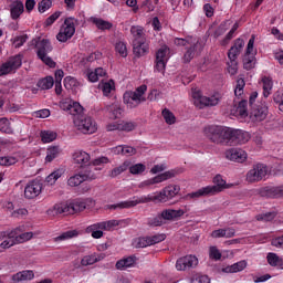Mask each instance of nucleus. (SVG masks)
<instances>
[{
    "mask_svg": "<svg viewBox=\"0 0 283 283\" xmlns=\"http://www.w3.org/2000/svg\"><path fill=\"white\" fill-rule=\"evenodd\" d=\"M177 193H180V186L169 185V186H166L159 192H154V193L142 196V197L135 196L133 197L132 200L108 205L107 209H111V210L132 209V207H136L137 205H147V202H169V200L176 198Z\"/></svg>",
    "mask_w": 283,
    "mask_h": 283,
    "instance_id": "f257e3e1",
    "label": "nucleus"
},
{
    "mask_svg": "<svg viewBox=\"0 0 283 283\" xmlns=\"http://www.w3.org/2000/svg\"><path fill=\"white\" fill-rule=\"evenodd\" d=\"M87 202H90V199H76L70 203H55L53 206V213L54 216H74V213H81V211H85V209H87Z\"/></svg>",
    "mask_w": 283,
    "mask_h": 283,
    "instance_id": "f03ea898",
    "label": "nucleus"
},
{
    "mask_svg": "<svg viewBox=\"0 0 283 283\" xmlns=\"http://www.w3.org/2000/svg\"><path fill=\"white\" fill-rule=\"evenodd\" d=\"M119 226H120L119 220L112 219L108 221L93 223L85 229V232L91 233L94 240H101V238H103V231H114L115 227H119Z\"/></svg>",
    "mask_w": 283,
    "mask_h": 283,
    "instance_id": "7ed1b4c3",
    "label": "nucleus"
},
{
    "mask_svg": "<svg viewBox=\"0 0 283 283\" xmlns=\"http://www.w3.org/2000/svg\"><path fill=\"white\" fill-rule=\"evenodd\" d=\"M35 50L36 56L40 59V61H42V63H45L49 67H56V62H54L52 57L48 56L50 52L54 50L50 40L42 39L35 41Z\"/></svg>",
    "mask_w": 283,
    "mask_h": 283,
    "instance_id": "20e7f679",
    "label": "nucleus"
},
{
    "mask_svg": "<svg viewBox=\"0 0 283 283\" xmlns=\"http://www.w3.org/2000/svg\"><path fill=\"white\" fill-rule=\"evenodd\" d=\"M203 134L211 143L221 145L222 143H228L229 127L210 125L205 127Z\"/></svg>",
    "mask_w": 283,
    "mask_h": 283,
    "instance_id": "39448f33",
    "label": "nucleus"
},
{
    "mask_svg": "<svg viewBox=\"0 0 283 283\" xmlns=\"http://www.w3.org/2000/svg\"><path fill=\"white\" fill-rule=\"evenodd\" d=\"M213 186H207L202 187L201 189L188 193V198H202L205 196H216V193H220L222 189H224V185H227V181L222 179L220 175H217L213 178Z\"/></svg>",
    "mask_w": 283,
    "mask_h": 283,
    "instance_id": "423d86ee",
    "label": "nucleus"
},
{
    "mask_svg": "<svg viewBox=\"0 0 283 283\" xmlns=\"http://www.w3.org/2000/svg\"><path fill=\"white\" fill-rule=\"evenodd\" d=\"M145 92H147V85L145 84L140 85L135 91L125 92L123 97L125 105H127V107L130 109L138 107V105L147 101L145 98Z\"/></svg>",
    "mask_w": 283,
    "mask_h": 283,
    "instance_id": "0eeeda50",
    "label": "nucleus"
},
{
    "mask_svg": "<svg viewBox=\"0 0 283 283\" xmlns=\"http://www.w3.org/2000/svg\"><path fill=\"white\" fill-rule=\"evenodd\" d=\"M192 98L195 106L199 109H205V107H216L220 103V93H214L213 95L207 97L198 90H192Z\"/></svg>",
    "mask_w": 283,
    "mask_h": 283,
    "instance_id": "6e6552de",
    "label": "nucleus"
},
{
    "mask_svg": "<svg viewBox=\"0 0 283 283\" xmlns=\"http://www.w3.org/2000/svg\"><path fill=\"white\" fill-rule=\"evenodd\" d=\"M76 23H78V20L72 17L64 20V24L56 34V39L60 43H67V41L76 34Z\"/></svg>",
    "mask_w": 283,
    "mask_h": 283,
    "instance_id": "1a4fd4ad",
    "label": "nucleus"
},
{
    "mask_svg": "<svg viewBox=\"0 0 283 283\" xmlns=\"http://www.w3.org/2000/svg\"><path fill=\"white\" fill-rule=\"evenodd\" d=\"M247 85V82H244V78L240 77L237 80V84L234 87V96L237 98H241V101L238 103L237 106V114L239 116H249L248 112V105L249 102L247 99H244L242 96L244 94V87Z\"/></svg>",
    "mask_w": 283,
    "mask_h": 283,
    "instance_id": "9d476101",
    "label": "nucleus"
},
{
    "mask_svg": "<svg viewBox=\"0 0 283 283\" xmlns=\"http://www.w3.org/2000/svg\"><path fill=\"white\" fill-rule=\"evenodd\" d=\"M34 234L32 232H23V227H18L11 231H1L0 240H6V238L13 239L15 244H23V242H28V240H32Z\"/></svg>",
    "mask_w": 283,
    "mask_h": 283,
    "instance_id": "9b49d317",
    "label": "nucleus"
},
{
    "mask_svg": "<svg viewBox=\"0 0 283 283\" xmlns=\"http://www.w3.org/2000/svg\"><path fill=\"white\" fill-rule=\"evenodd\" d=\"M74 125L78 132H82V134H95L96 129H98L96 120L86 115H82L80 118H74Z\"/></svg>",
    "mask_w": 283,
    "mask_h": 283,
    "instance_id": "f8f14e48",
    "label": "nucleus"
},
{
    "mask_svg": "<svg viewBox=\"0 0 283 283\" xmlns=\"http://www.w3.org/2000/svg\"><path fill=\"white\" fill-rule=\"evenodd\" d=\"M21 65H23V55L18 54V55L11 56L7 62L1 64L0 76H6L7 74L17 72V70H19Z\"/></svg>",
    "mask_w": 283,
    "mask_h": 283,
    "instance_id": "ddd939ff",
    "label": "nucleus"
},
{
    "mask_svg": "<svg viewBox=\"0 0 283 283\" xmlns=\"http://www.w3.org/2000/svg\"><path fill=\"white\" fill-rule=\"evenodd\" d=\"M228 143L232 145H245L251 140V134L249 132H244L242 129L228 128Z\"/></svg>",
    "mask_w": 283,
    "mask_h": 283,
    "instance_id": "4468645a",
    "label": "nucleus"
},
{
    "mask_svg": "<svg viewBox=\"0 0 283 283\" xmlns=\"http://www.w3.org/2000/svg\"><path fill=\"white\" fill-rule=\"evenodd\" d=\"M180 172H181L180 169L167 170L163 174L157 175L156 177L144 180L140 184V187H151V185H160V182H165V180H170V178H176Z\"/></svg>",
    "mask_w": 283,
    "mask_h": 283,
    "instance_id": "2eb2a0df",
    "label": "nucleus"
},
{
    "mask_svg": "<svg viewBox=\"0 0 283 283\" xmlns=\"http://www.w3.org/2000/svg\"><path fill=\"white\" fill-rule=\"evenodd\" d=\"M266 174H269V168L264 164H256L247 174L248 182H260Z\"/></svg>",
    "mask_w": 283,
    "mask_h": 283,
    "instance_id": "dca6fc26",
    "label": "nucleus"
},
{
    "mask_svg": "<svg viewBox=\"0 0 283 283\" xmlns=\"http://www.w3.org/2000/svg\"><path fill=\"white\" fill-rule=\"evenodd\" d=\"M169 61V46L163 45L156 52V60H155V70L157 72H165L167 67V62Z\"/></svg>",
    "mask_w": 283,
    "mask_h": 283,
    "instance_id": "f3484780",
    "label": "nucleus"
},
{
    "mask_svg": "<svg viewBox=\"0 0 283 283\" xmlns=\"http://www.w3.org/2000/svg\"><path fill=\"white\" fill-rule=\"evenodd\" d=\"M41 191H43V182L39 179L31 180L24 188V198L33 200V198L41 196Z\"/></svg>",
    "mask_w": 283,
    "mask_h": 283,
    "instance_id": "a211bd4d",
    "label": "nucleus"
},
{
    "mask_svg": "<svg viewBox=\"0 0 283 283\" xmlns=\"http://www.w3.org/2000/svg\"><path fill=\"white\" fill-rule=\"evenodd\" d=\"M203 48H205V45L200 41H197L192 44L187 45L186 52L184 54V61L186 63H191V61H193L195 56H198V54H200V52H202Z\"/></svg>",
    "mask_w": 283,
    "mask_h": 283,
    "instance_id": "6ab92c4d",
    "label": "nucleus"
},
{
    "mask_svg": "<svg viewBox=\"0 0 283 283\" xmlns=\"http://www.w3.org/2000/svg\"><path fill=\"white\" fill-rule=\"evenodd\" d=\"M193 266H198V258L196 255H186L179 258L176 262L177 271H187V269H193Z\"/></svg>",
    "mask_w": 283,
    "mask_h": 283,
    "instance_id": "aec40b11",
    "label": "nucleus"
},
{
    "mask_svg": "<svg viewBox=\"0 0 283 283\" xmlns=\"http://www.w3.org/2000/svg\"><path fill=\"white\" fill-rule=\"evenodd\" d=\"M61 109L69 112V114L75 118H81L83 116V106H81L78 102H63L61 104Z\"/></svg>",
    "mask_w": 283,
    "mask_h": 283,
    "instance_id": "412c9836",
    "label": "nucleus"
},
{
    "mask_svg": "<svg viewBox=\"0 0 283 283\" xmlns=\"http://www.w3.org/2000/svg\"><path fill=\"white\" fill-rule=\"evenodd\" d=\"M226 158L233 163H244V160H247V151L240 148H231L226 151Z\"/></svg>",
    "mask_w": 283,
    "mask_h": 283,
    "instance_id": "4be33fe9",
    "label": "nucleus"
},
{
    "mask_svg": "<svg viewBox=\"0 0 283 283\" xmlns=\"http://www.w3.org/2000/svg\"><path fill=\"white\" fill-rule=\"evenodd\" d=\"M130 34L133 36V43H147L145 28H143L142 25L130 27Z\"/></svg>",
    "mask_w": 283,
    "mask_h": 283,
    "instance_id": "5701e85b",
    "label": "nucleus"
},
{
    "mask_svg": "<svg viewBox=\"0 0 283 283\" xmlns=\"http://www.w3.org/2000/svg\"><path fill=\"white\" fill-rule=\"evenodd\" d=\"M251 109V116H253L259 123H261V120H264L266 116H269V107L264 104H258Z\"/></svg>",
    "mask_w": 283,
    "mask_h": 283,
    "instance_id": "b1692460",
    "label": "nucleus"
},
{
    "mask_svg": "<svg viewBox=\"0 0 283 283\" xmlns=\"http://www.w3.org/2000/svg\"><path fill=\"white\" fill-rule=\"evenodd\" d=\"M244 48V40L238 38L234 41V44L228 51V59L238 61V56H240V52H242Z\"/></svg>",
    "mask_w": 283,
    "mask_h": 283,
    "instance_id": "393cba45",
    "label": "nucleus"
},
{
    "mask_svg": "<svg viewBox=\"0 0 283 283\" xmlns=\"http://www.w3.org/2000/svg\"><path fill=\"white\" fill-rule=\"evenodd\" d=\"M34 280V271L23 270L11 276V283L28 282Z\"/></svg>",
    "mask_w": 283,
    "mask_h": 283,
    "instance_id": "a878e982",
    "label": "nucleus"
},
{
    "mask_svg": "<svg viewBox=\"0 0 283 283\" xmlns=\"http://www.w3.org/2000/svg\"><path fill=\"white\" fill-rule=\"evenodd\" d=\"M133 53L137 59L145 56V54H149V44H147V42H134Z\"/></svg>",
    "mask_w": 283,
    "mask_h": 283,
    "instance_id": "bb28decb",
    "label": "nucleus"
},
{
    "mask_svg": "<svg viewBox=\"0 0 283 283\" xmlns=\"http://www.w3.org/2000/svg\"><path fill=\"white\" fill-rule=\"evenodd\" d=\"M90 154L84 150H76L73 154V160L76 165H81V167H85V165L90 164L91 160Z\"/></svg>",
    "mask_w": 283,
    "mask_h": 283,
    "instance_id": "cd10ccee",
    "label": "nucleus"
},
{
    "mask_svg": "<svg viewBox=\"0 0 283 283\" xmlns=\"http://www.w3.org/2000/svg\"><path fill=\"white\" fill-rule=\"evenodd\" d=\"M136 255L127 256L124 259H120L116 262L115 266L117 271H125V269H132L134 264H136Z\"/></svg>",
    "mask_w": 283,
    "mask_h": 283,
    "instance_id": "c85d7f7f",
    "label": "nucleus"
},
{
    "mask_svg": "<svg viewBox=\"0 0 283 283\" xmlns=\"http://www.w3.org/2000/svg\"><path fill=\"white\" fill-rule=\"evenodd\" d=\"M101 169V167L92 166L88 164L82 171V176H84V180H96Z\"/></svg>",
    "mask_w": 283,
    "mask_h": 283,
    "instance_id": "c756f323",
    "label": "nucleus"
},
{
    "mask_svg": "<svg viewBox=\"0 0 283 283\" xmlns=\"http://www.w3.org/2000/svg\"><path fill=\"white\" fill-rule=\"evenodd\" d=\"M182 216H185V210L182 209H166L161 211V218H164V220H178V218H182Z\"/></svg>",
    "mask_w": 283,
    "mask_h": 283,
    "instance_id": "7c9ffc66",
    "label": "nucleus"
},
{
    "mask_svg": "<svg viewBox=\"0 0 283 283\" xmlns=\"http://www.w3.org/2000/svg\"><path fill=\"white\" fill-rule=\"evenodd\" d=\"M261 193L262 196H266V198H282L283 186L266 187Z\"/></svg>",
    "mask_w": 283,
    "mask_h": 283,
    "instance_id": "2f4dec72",
    "label": "nucleus"
},
{
    "mask_svg": "<svg viewBox=\"0 0 283 283\" xmlns=\"http://www.w3.org/2000/svg\"><path fill=\"white\" fill-rule=\"evenodd\" d=\"M129 165H132V161L125 160L122 165L116 166L115 168L108 171L109 178H118L120 174H125V171L129 169Z\"/></svg>",
    "mask_w": 283,
    "mask_h": 283,
    "instance_id": "473e14b6",
    "label": "nucleus"
},
{
    "mask_svg": "<svg viewBox=\"0 0 283 283\" xmlns=\"http://www.w3.org/2000/svg\"><path fill=\"white\" fill-rule=\"evenodd\" d=\"M23 2L21 1H14L13 3H11L10 6V13H11V19L17 20L21 17V14H23Z\"/></svg>",
    "mask_w": 283,
    "mask_h": 283,
    "instance_id": "72a5a7b5",
    "label": "nucleus"
},
{
    "mask_svg": "<svg viewBox=\"0 0 283 283\" xmlns=\"http://www.w3.org/2000/svg\"><path fill=\"white\" fill-rule=\"evenodd\" d=\"M92 23L96 25L97 30H112L113 24L109 21H105L101 18H91Z\"/></svg>",
    "mask_w": 283,
    "mask_h": 283,
    "instance_id": "f704fd0d",
    "label": "nucleus"
},
{
    "mask_svg": "<svg viewBox=\"0 0 283 283\" xmlns=\"http://www.w3.org/2000/svg\"><path fill=\"white\" fill-rule=\"evenodd\" d=\"M262 86L264 98H269V96H271V91L273 90V80H271V77L264 76L262 78Z\"/></svg>",
    "mask_w": 283,
    "mask_h": 283,
    "instance_id": "c9c22d12",
    "label": "nucleus"
},
{
    "mask_svg": "<svg viewBox=\"0 0 283 283\" xmlns=\"http://www.w3.org/2000/svg\"><path fill=\"white\" fill-rule=\"evenodd\" d=\"M238 28H240V23H239V22H235V23L232 25L231 30L227 33V35L224 36V39L221 41V45H222L223 48H226V45H227L228 43H230L232 39L235 38V32H238Z\"/></svg>",
    "mask_w": 283,
    "mask_h": 283,
    "instance_id": "e433bc0d",
    "label": "nucleus"
},
{
    "mask_svg": "<svg viewBox=\"0 0 283 283\" xmlns=\"http://www.w3.org/2000/svg\"><path fill=\"white\" fill-rule=\"evenodd\" d=\"M36 87H39L40 90H52V87H54V77L46 76L40 80L36 84Z\"/></svg>",
    "mask_w": 283,
    "mask_h": 283,
    "instance_id": "4c0bfd02",
    "label": "nucleus"
},
{
    "mask_svg": "<svg viewBox=\"0 0 283 283\" xmlns=\"http://www.w3.org/2000/svg\"><path fill=\"white\" fill-rule=\"evenodd\" d=\"M255 67V55L245 53L243 55V69L244 70H253Z\"/></svg>",
    "mask_w": 283,
    "mask_h": 283,
    "instance_id": "58836bf2",
    "label": "nucleus"
},
{
    "mask_svg": "<svg viewBox=\"0 0 283 283\" xmlns=\"http://www.w3.org/2000/svg\"><path fill=\"white\" fill-rule=\"evenodd\" d=\"M72 238H78V230H69L66 232H63L62 234L55 238V242L72 240Z\"/></svg>",
    "mask_w": 283,
    "mask_h": 283,
    "instance_id": "ea45409f",
    "label": "nucleus"
},
{
    "mask_svg": "<svg viewBox=\"0 0 283 283\" xmlns=\"http://www.w3.org/2000/svg\"><path fill=\"white\" fill-rule=\"evenodd\" d=\"M82 182H85V177L83 176V172L76 174L69 178L67 185L70 187H78V185H82Z\"/></svg>",
    "mask_w": 283,
    "mask_h": 283,
    "instance_id": "a19ab883",
    "label": "nucleus"
},
{
    "mask_svg": "<svg viewBox=\"0 0 283 283\" xmlns=\"http://www.w3.org/2000/svg\"><path fill=\"white\" fill-rule=\"evenodd\" d=\"M40 137L44 144L53 143V140H56V133L52 130H42Z\"/></svg>",
    "mask_w": 283,
    "mask_h": 283,
    "instance_id": "79ce46f5",
    "label": "nucleus"
},
{
    "mask_svg": "<svg viewBox=\"0 0 283 283\" xmlns=\"http://www.w3.org/2000/svg\"><path fill=\"white\" fill-rule=\"evenodd\" d=\"M128 169L129 174H132L133 176H140V174H145V169H147V167L145 166V164H135L129 165Z\"/></svg>",
    "mask_w": 283,
    "mask_h": 283,
    "instance_id": "37998d69",
    "label": "nucleus"
},
{
    "mask_svg": "<svg viewBox=\"0 0 283 283\" xmlns=\"http://www.w3.org/2000/svg\"><path fill=\"white\" fill-rule=\"evenodd\" d=\"M17 163H19V158L14 156L0 157L1 167H12V165H17Z\"/></svg>",
    "mask_w": 283,
    "mask_h": 283,
    "instance_id": "c03bdc74",
    "label": "nucleus"
},
{
    "mask_svg": "<svg viewBox=\"0 0 283 283\" xmlns=\"http://www.w3.org/2000/svg\"><path fill=\"white\" fill-rule=\"evenodd\" d=\"M138 127L136 122L123 120L119 123V132H134Z\"/></svg>",
    "mask_w": 283,
    "mask_h": 283,
    "instance_id": "a18cd8bd",
    "label": "nucleus"
},
{
    "mask_svg": "<svg viewBox=\"0 0 283 283\" xmlns=\"http://www.w3.org/2000/svg\"><path fill=\"white\" fill-rule=\"evenodd\" d=\"M59 157V146L49 147L46 150L45 163H52L54 158Z\"/></svg>",
    "mask_w": 283,
    "mask_h": 283,
    "instance_id": "49530a36",
    "label": "nucleus"
},
{
    "mask_svg": "<svg viewBox=\"0 0 283 283\" xmlns=\"http://www.w3.org/2000/svg\"><path fill=\"white\" fill-rule=\"evenodd\" d=\"M231 23H233L231 20L223 21L214 32V36H222V34H224V32L231 28Z\"/></svg>",
    "mask_w": 283,
    "mask_h": 283,
    "instance_id": "de8ad7c7",
    "label": "nucleus"
},
{
    "mask_svg": "<svg viewBox=\"0 0 283 283\" xmlns=\"http://www.w3.org/2000/svg\"><path fill=\"white\" fill-rule=\"evenodd\" d=\"M161 116L164 117V120H166L167 125H174L176 123V115H174V113L168 108H165L161 112Z\"/></svg>",
    "mask_w": 283,
    "mask_h": 283,
    "instance_id": "09e8293b",
    "label": "nucleus"
},
{
    "mask_svg": "<svg viewBox=\"0 0 283 283\" xmlns=\"http://www.w3.org/2000/svg\"><path fill=\"white\" fill-rule=\"evenodd\" d=\"M148 240L150 242V247H154V244H159V242H165V240H167V234L160 233V234L148 235Z\"/></svg>",
    "mask_w": 283,
    "mask_h": 283,
    "instance_id": "8fccbe9b",
    "label": "nucleus"
},
{
    "mask_svg": "<svg viewBox=\"0 0 283 283\" xmlns=\"http://www.w3.org/2000/svg\"><path fill=\"white\" fill-rule=\"evenodd\" d=\"M28 34H23V35H17L15 38H13L12 44L14 45V48H23V45L27 43L28 41Z\"/></svg>",
    "mask_w": 283,
    "mask_h": 283,
    "instance_id": "3c124183",
    "label": "nucleus"
},
{
    "mask_svg": "<svg viewBox=\"0 0 283 283\" xmlns=\"http://www.w3.org/2000/svg\"><path fill=\"white\" fill-rule=\"evenodd\" d=\"M275 216H277L276 212H266V213L258 214L256 220L259 222H271L272 220H275Z\"/></svg>",
    "mask_w": 283,
    "mask_h": 283,
    "instance_id": "603ef678",
    "label": "nucleus"
},
{
    "mask_svg": "<svg viewBox=\"0 0 283 283\" xmlns=\"http://www.w3.org/2000/svg\"><path fill=\"white\" fill-rule=\"evenodd\" d=\"M92 264H96V253H93V254H90V255H85L81 260V265L82 266H92Z\"/></svg>",
    "mask_w": 283,
    "mask_h": 283,
    "instance_id": "864d4df0",
    "label": "nucleus"
},
{
    "mask_svg": "<svg viewBox=\"0 0 283 283\" xmlns=\"http://www.w3.org/2000/svg\"><path fill=\"white\" fill-rule=\"evenodd\" d=\"M266 260H268V264H270V266H280L281 258L277 256V254L270 252V253H268Z\"/></svg>",
    "mask_w": 283,
    "mask_h": 283,
    "instance_id": "5fc2aeb1",
    "label": "nucleus"
},
{
    "mask_svg": "<svg viewBox=\"0 0 283 283\" xmlns=\"http://www.w3.org/2000/svg\"><path fill=\"white\" fill-rule=\"evenodd\" d=\"M115 51L122 55L123 59H126L127 56V44L125 42H117L115 44Z\"/></svg>",
    "mask_w": 283,
    "mask_h": 283,
    "instance_id": "6e6d98bb",
    "label": "nucleus"
},
{
    "mask_svg": "<svg viewBox=\"0 0 283 283\" xmlns=\"http://www.w3.org/2000/svg\"><path fill=\"white\" fill-rule=\"evenodd\" d=\"M52 8V0H42L38 3V10L43 14V12H48Z\"/></svg>",
    "mask_w": 283,
    "mask_h": 283,
    "instance_id": "4d7b16f0",
    "label": "nucleus"
},
{
    "mask_svg": "<svg viewBox=\"0 0 283 283\" xmlns=\"http://www.w3.org/2000/svg\"><path fill=\"white\" fill-rule=\"evenodd\" d=\"M101 90L104 94V96H109V94H112V90H114V82H105L101 84Z\"/></svg>",
    "mask_w": 283,
    "mask_h": 283,
    "instance_id": "13d9d810",
    "label": "nucleus"
},
{
    "mask_svg": "<svg viewBox=\"0 0 283 283\" xmlns=\"http://www.w3.org/2000/svg\"><path fill=\"white\" fill-rule=\"evenodd\" d=\"M136 247L138 249H146V247H151V243L149 242V237H139L136 240Z\"/></svg>",
    "mask_w": 283,
    "mask_h": 283,
    "instance_id": "bf43d9fd",
    "label": "nucleus"
},
{
    "mask_svg": "<svg viewBox=\"0 0 283 283\" xmlns=\"http://www.w3.org/2000/svg\"><path fill=\"white\" fill-rule=\"evenodd\" d=\"M209 255L210 260H216V262H218V260H222V253H220V250H218L217 247H210Z\"/></svg>",
    "mask_w": 283,
    "mask_h": 283,
    "instance_id": "052dcab7",
    "label": "nucleus"
},
{
    "mask_svg": "<svg viewBox=\"0 0 283 283\" xmlns=\"http://www.w3.org/2000/svg\"><path fill=\"white\" fill-rule=\"evenodd\" d=\"M228 72L231 76L238 74V60H229Z\"/></svg>",
    "mask_w": 283,
    "mask_h": 283,
    "instance_id": "680f3d73",
    "label": "nucleus"
},
{
    "mask_svg": "<svg viewBox=\"0 0 283 283\" xmlns=\"http://www.w3.org/2000/svg\"><path fill=\"white\" fill-rule=\"evenodd\" d=\"M59 178H61V171L55 170L45 178V182L48 185H54Z\"/></svg>",
    "mask_w": 283,
    "mask_h": 283,
    "instance_id": "e2e57ef3",
    "label": "nucleus"
},
{
    "mask_svg": "<svg viewBox=\"0 0 283 283\" xmlns=\"http://www.w3.org/2000/svg\"><path fill=\"white\" fill-rule=\"evenodd\" d=\"M61 17V11H56L53 14H51L44 22V25L46 28H50V25H53V23Z\"/></svg>",
    "mask_w": 283,
    "mask_h": 283,
    "instance_id": "0e129e2a",
    "label": "nucleus"
},
{
    "mask_svg": "<svg viewBox=\"0 0 283 283\" xmlns=\"http://www.w3.org/2000/svg\"><path fill=\"white\" fill-rule=\"evenodd\" d=\"M107 112H112V118H119L123 114V109L120 107H117L115 105L108 106Z\"/></svg>",
    "mask_w": 283,
    "mask_h": 283,
    "instance_id": "69168bd1",
    "label": "nucleus"
},
{
    "mask_svg": "<svg viewBox=\"0 0 283 283\" xmlns=\"http://www.w3.org/2000/svg\"><path fill=\"white\" fill-rule=\"evenodd\" d=\"M163 220L164 218H163V214L160 213V216L149 219L148 224L149 227H163Z\"/></svg>",
    "mask_w": 283,
    "mask_h": 283,
    "instance_id": "338daca9",
    "label": "nucleus"
},
{
    "mask_svg": "<svg viewBox=\"0 0 283 283\" xmlns=\"http://www.w3.org/2000/svg\"><path fill=\"white\" fill-rule=\"evenodd\" d=\"M274 103L279 105L280 112H283V92H277L274 95Z\"/></svg>",
    "mask_w": 283,
    "mask_h": 283,
    "instance_id": "774afa93",
    "label": "nucleus"
}]
</instances>
